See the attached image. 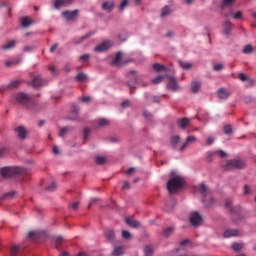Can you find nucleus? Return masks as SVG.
<instances>
[{
	"label": "nucleus",
	"mask_w": 256,
	"mask_h": 256,
	"mask_svg": "<svg viewBox=\"0 0 256 256\" xmlns=\"http://www.w3.org/2000/svg\"><path fill=\"white\" fill-rule=\"evenodd\" d=\"M130 101L126 100L124 102L121 103V107H123V109H128V107H130Z\"/></svg>",
	"instance_id": "nucleus-56"
},
{
	"label": "nucleus",
	"mask_w": 256,
	"mask_h": 256,
	"mask_svg": "<svg viewBox=\"0 0 256 256\" xmlns=\"http://www.w3.org/2000/svg\"><path fill=\"white\" fill-rule=\"evenodd\" d=\"M240 234H241V232L237 229H229L224 232V237L225 238L237 237Z\"/></svg>",
	"instance_id": "nucleus-16"
},
{
	"label": "nucleus",
	"mask_w": 256,
	"mask_h": 256,
	"mask_svg": "<svg viewBox=\"0 0 256 256\" xmlns=\"http://www.w3.org/2000/svg\"><path fill=\"white\" fill-rule=\"evenodd\" d=\"M191 120L187 117L181 118L177 120V126L179 127V129L181 130H186L187 127L190 125Z\"/></svg>",
	"instance_id": "nucleus-11"
},
{
	"label": "nucleus",
	"mask_w": 256,
	"mask_h": 256,
	"mask_svg": "<svg viewBox=\"0 0 256 256\" xmlns=\"http://www.w3.org/2000/svg\"><path fill=\"white\" fill-rule=\"evenodd\" d=\"M201 83L200 82H197V81H193L192 84H191V90L192 92L194 93H198L201 89Z\"/></svg>",
	"instance_id": "nucleus-28"
},
{
	"label": "nucleus",
	"mask_w": 256,
	"mask_h": 256,
	"mask_svg": "<svg viewBox=\"0 0 256 256\" xmlns=\"http://www.w3.org/2000/svg\"><path fill=\"white\" fill-rule=\"evenodd\" d=\"M16 196V192L15 190H11L10 192H6L5 195H3V198H7V199H13Z\"/></svg>",
	"instance_id": "nucleus-37"
},
{
	"label": "nucleus",
	"mask_w": 256,
	"mask_h": 256,
	"mask_svg": "<svg viewBox=\"0 0 256 256\" xmlns=\"http://www.w3.org/2000/svg\"><path fill=\"white\" fill-rule=\"evenodd\" d=\"M123 253H124V247L123 246H118V247H115L112 255L113 256H121Z\"/></svg>",
	"instance_id": "nucleus-31"
},
{
	"label": "nucleus",
	"mask_w": 256,
	"mask_h": 256,
	"mask_svg": "<svg viewBox=\"0 0 256 256\" xmlns=\"http://www.w3.org/2000/svg\"><path fill=\"white\" fill-rule=\"evenodd\" d=\"M122 236H123V238H125V239H129V238L131 237V233L128 232V231H126V230H124V231L122 232Z\"/></svg>",
	"instance_id": "nucleus-59"
},
{
	"label": "nucleus",
	"mask_w": 256,
	"mask_h": 256,
	"mask_svg": "<svg viewBox=\"0 0 256 256\" xmlns=\"http://www.w3.org/2000/svg\"><path fill=\"white\" fill-rule=\"evenodd\" d=\"M78 115H79V108L77 105H73L72 111H71L70 116L68 117V120L76 121L78 119Z\"/></svg>",
	"instance_id": "nucleus-14"
},
{
	"label": "nucleus",
	"mask_w": 256,
	"mask_h": 256,
	"mask_svg": "<svg viewBox=\"0 0 256 256\" xmlns=\"http://www.w3.org/2000/svg\"><path fill=\"white\" fill-rule=\"evenodd\" d=\"M128 5H129V1L128 0H123L122 3L120 4L119 10L121 12H123Z\"/></svg>",
	"instance_id": "nucleus-47"
},
{
	"label": "nucleus",
	"mask_w": 256,
	"mask_h": 256,
	"mask_svg": "<svg viewBox=\"0 0 256 256\" xmlns=\"http://www.w3.org/2000/svg\"><path fill=\"white\" fill-rule=\"evenodd\" d=\"M175 231V228L174 227H168V228H165L163 231H162V235L164 237H169L171 236Z\"/></svg>",
	"instance_id": "nucleus-29"
},
{
	"label": "nucleus",
	"mask_w": 256,
	"mask_h": 256,
	"mask_svg": "<svg viewBox=\"0 0 256 256\" xmlns=\"http://www.w3.org/2000/svg\"><path fill=\"white\" fill-rule=\"evenodd\" d=\"M96 124L99 128H104L110 125V121L106 118H99L96 120Z\"/></svg>",
	"instance_id": "nucleus-22"
},
{
	"label": "nucleus",
	"mask_w": 256,
	"mask_h": 256,
	"mask_svg": "<svg viewBox=\"0 0 256 256\" xmlns=\"http://www.w3.org/2000/svg\"><path fill=\"white\" fill-rule=\"evenodd\" d=\"M35 48L33 47V46H25L24 48H23V51L24 52H31V51H33Z\"/></svg>",
	"instance_id": "nucleus-61"
},
{
	"label": "nucleus",
	"mask_w": 256,
	"mask_h": 256,
	"mask_svg": "<svg viewBox=\"0 0 256 256\" xmlns=\"http://www.w3.org/2000/svg\"><path fill=\"white\" fill-rule=\"evenodd\" d=\"M215 155H218L220 158H225L227 156V152L223 150H216L214 151Z\"/></svg>",
	"instance_id": "nucleus-48"
},
{
	"label": "nucleus",
	"mask_w": 256,
	"mask_h": 256,
	"mask_svg": "<svg viewBox=\"0 0 256 256\" xmlns=\"http://www.w3.org/2000/svg\"><path fill=\"white\" fill-rule=\"evenodd\" d=\"M189 221L193 227H198L201 225L203 217L199 212H193L190 215Z\"/></svg>",
	"instance_id": "nucleus-6"
},
{
	"label": "nucleus",
	"mask_w": 256,
	"mask_h": 256,
	"mask_svg": "<svg viewBox=\"0 0 256 256\" xmlns=\"http://www.w3.org/2000/svg\"><path fill=\"white\" fill-rule=\"evenodd\" d=\"M122 56L123 54L121 52H118L115 59L112 61V65L118 66V67L123 66Z\"/></svg>",
	"instance_id": "nucleus-21"
},
{
	"label": "nucleus",
	"mask_w": 256,
	"mask_h": 256,
	"mask_svg": "<svg viewBox=\"0 0 256 256\" xmlns=\"http://www.w3.org/2000/svg\"><path fill=\"white\" fill-rule=\"evenodd\" d=\"M217 94H218V97H219L220 99H227V98H229V96H230V92L227 91V89H225V88H220V89L218 90Z\"/></svg>",
	"instance_id": "nucleus-24"
},
{
	"label": "nucleus",
	"mask_w": 256,
	"mask_h": 256,
	"mask_svg": "<svg viewBox=\"0 0 256 256\" xmlns=\"http://www.w3.org/2000/svg\"><path fill=\"white\" fill-rule=\"evenodd\" d=\"M0 174L3 178L8 179L17 175H26L28 170L20 166L3 167L0 169Z\"/></svg>",
	"instance_id": "nucleus-1"
},
{
	"label": "nucleus",
	"mask_w": 256,
	"mask_h": 256,
	"mask_svg": "<svg viewBox=\"0 0 256 256\" xmlns=\"http://www.w3.org/2000/svg\"><path fill=\"white\" fill-rule=\"evenodd\" d=\"M197 140V138L195 136H189L186 138V141L182 144V146L179 148L180 152H183L186 150L187 146L192 143L195 142Z\"/></svg>",
	"instance_id": "nucleus-15"
},
{
	"label": "nucleus",
	"mask_w": 256,
	"mask_h": 256,
	"mask_svg": "<svg viewBox=\"0 0 256 256\" xmlns=\"http://www.w3.org/2000/svg\"><path fill=\"white\" fill-rule=\"evenodd\" d=\"M19 84H20V81H12L9 84V88H15V87L19 86Z\"/></svg>",
	"instance_id": "nucleus-58"
},
{
	"label": "nucleus",
	"mask_w": 256,
	"mask_h": 256,
	"mask_svg": "<svg viewBox=\"0 0 256 256\" xmlns=\"http://www.w3.org/2000/svg\"><path fill=\"white\" fill-rule=\"evenodd\" d=\"M152 67H153V69H154L155 71H157V72H161V71H166V70H167L166 66L161 65V64H159V63L153 64Z\"/></svg>",
	"instance_id": "nucleus-34"
},
{
	"label": "nucleus",
	"mask_w": 256,
	"mask_h": 256,
	"mask_svg": "<svg viewBox=\"0 0 256 256\" xmlns=\"http://www.w3.org/2000/svg\"><path fill=\"white\" fill-rule=\"evenodd\" d=\"M164 76L158 75L152 79L153 84H160L163 81Z\"/></svg>",
	"instance_id": "nucleus-44"
},
{
	"label": "nucleus",
	"mask_w": 256,
	"mask_h": 256,
	"mask_svg": "<svg viewBox=\"0 0 256 256\" xmlns=\"http://www.w3.org/2000/svg\"><path fill=\"white\" fill-rule=\"evenodd\" d=\"M19 63H20V61H18V62H15V61H7V62H5V66L11 67L12 65L19 64Z\"/></svg>",
	"instance_id": "nucleus-60"
},
{
	"label": "nucleus",
	"mask_w": 256,
	"mask_h": 256,
	"mask_svg": "<svg viewBox=\"0 0 256 256\" xmlns=\"http://www.w3.org/2000/svg\"><path fill=\"white\" fill-rule=\"evenodd\" d=\"M16 45H17V41L13 40V41L7 43L6 45L1 46V49L2 50H10V49L14 48Z\"/></svg>",
	"instance_id": "nucleus-30"
},
{
	"label": "nucleus",
	"mask_w": 256,
	"mask_h": 256,
	"mask_svg": "<svg viewBox=\"0 0 256 256\" xmlns=\"http://www.w3.org/2000/svg\"><path fill=\"white\" fill-rule=\"evenodd\" d=\"M95 32H88L87 34H85L84 36H81V38H74L73 43L78 45L81 44L82 42H84L86 39H88L89 37H91L92 35H94Z\"/></svg>",
	"instance_id": "nucleus-19"
},
{
	"label": "nucleus",
	"mask_w": 256,
	"mask_h": 256,
	"mask_svg": "<svg viewBox=\"0 0 256 256\" xmlns=\"http://www.w3.org/2000/svg\"><path fill=\"white\" fill-rule=\"evenodd\" d=\"M106 163V158L104 156H97L96 157V164L97 165H104Z\"/></svg>",
	"instance_id": "nucleus-38"
},
{
	"label": "nucleus",
	"mask_w": 256,
	"mask_h": 256,
	"mask_svg": "<svg viewBox=\"0 0 256 256\" xmlns=\"http://www.w3.org/2000/svg\"><path fill=\"white\" fill-rule=\"evenodd\" d=\"M243 248V245L241 243H233L232 249L236 252L240 251Z\"/></svg>",
	"instance_id": "nucleus-43"
},
{
	"label": "nucleus",
	"mask_w": 256,
	"mask_h": 256,
	"mask_svg": "<svg viewBox=\"0 0 256 256\" xmlns=\"http://www.w3.org/2000/svg\"><path fill=\"white\" fill-rule=\"evenodd\" d=\"M73 4V0H55L54 1V8L59 10L61 7L68 6Z\"/></svg>",
	"instance_id": "nucleus-12"
},
{
	"label": "nucleus",
	"mask_w": 256,
	"mask_h": 256,
	"mask_svg": "<svg viewBox=\"0 0 256 256\" xmlns=\"http://www.w3.org/2000/svg\"><path fill=\"white\" fill-rule=\"evenodd\" d=\"M17 103H20V105H24L25 107H28V105L31 103V97L26 93H18L15 97Z\"/></svg>",
	"instance_id": "nucleus-5"
},
{
	"label": "nucleus",
	"mask_w": 256,
	"mask_h": 256,
	"mask_svg": "<svg viewBox=\"0 0 256 256\" xmlns=\"http://www.w3.org/2000/svg\"><path fill=\"white\" fill-rule=\"evenodd\" d=\"M90 59V55L89 54H84L82 56H80V60L83 62V63H87Z\"/></svg>",
	"instance_id": "nucleus-52"
},
{
	"label": "nucleus",
	"mask_w": 256,
	"mask_h": 256,
	"mask_svg": "<svg viewBox=\"0 0 256 256\" xmlns=\"http://www.w3.org/2000/svg\"><path fill=\"white\" fill-rule=\"evenodd\" d=\"M224 134L232 135V126L231 125H225L224 126Z\"/></svg>",
	"instance_id": "nucleus-46"
},
{
	"label": "nucleus",
	"mask_w": 256,
	"mask_h": 256,
	"mask_svg": "<svg viewBox=\"0 0 256 256\" xmlns=\"http://www.w3.org/2000/svg\"><path fill=\"white\" fill-rule=\"evenodd\" d=\"M185 184L184 178H181L180 175L172 176L167 182V190L170 194L176 193L179 191Z\"/></svg>",
	"instance_id": "nucleus-2"
},
{
	"label": "nucleus",
	"mask_w": 256,
	"mask_h": 256,
	"mask_svg": "<svg viewBox=\"0 0 256 256\" xmlns=\"http://www.w3.org/2000/svg\"><path fill=\"white\" fill-rule=\"evenodd\" d=\"M180 142L181 137L179 135H174L170 139V145L173 149H177Z\"/></svg>",
	"instance_id": "nucleus-18"
},
{
	"label": "nucleus",
	"mask_w": 256,
	"mask_h": 256,
	"mask_svg": "<svg viewBox=\"0 0 256 256\" xmlns=\"http://www.w3.org/2000/svg\"><path fill=\"white\" fill-rule=\"evenodd\" d=\"M110 47H111V45L109 42H104V43L98 45L94 50L96 52H104V51H107Z\"/></svg>",
	"instance_id": "nucleus-23"
},
{
	"label": "nucleus",
	"mask_w": 256,
	"mask_h": 256,
	"mask_svg": "<svg viewBox=\"0 0 256 256\" xmlns=\"http://www.w3.org/2000/svg\"><path fill=\"white\" fill-rule=\"evenodd\" d=\"M235 1L236 0H222L221 9L232 6Z\"/></svg>",
	"instance_id": "nucleus-35"
},
{
	"label": "nucleus",
	"mask_w": 256,
	"mask_h": 256,
	"mask_svg": "<svg viewBox=\"0 0 256 256\" xmlns=\"http://www.w3.org/2000/svg\"><path fill=\"white\" fill-rule=\"evenodd\" d=\"M128 76L131 79V81L128 82V86L130 87V89H135L136 84L138 83V78L136 76V72L135 71H130Z\"/></svg>",
	"instance_id": "nucleus-10"
},
{
	"label": "nucleus",
	"mask_w": 256,
	"mask_h": 256,
	"mask_svg": "<svg viewBox=\"0 0 256 256\" xmlns=\"http://www.w3.org/2000/svg\"><path fill=\"white\" fill-rule=\"evenodd\" d=\"M86 79H87V76H86V74H84V73H79V74L76 76L77 82H84Z\"/></svg>",
	"instance_id": "nucleus-40"
},
{
	"label": "nucleus",
	"mask_w": 256,
	"mask_h": 256,
	"mask_svg": "<svg viewBox=\"0 0 256 256\" xmlns=\"http://www.w3.org/2000/svg\"><path fill=\"white\" fill-rule=\"evenodd\" d=\"M114 2L113 1H105L102 4V10L106 11L107 13H111L114 10Z\"/></svg>",
	"instance_id": "nucleus-13"
},
{
	"label": "nucleus",
	"mask_w": 256,
	"mask_h": 256,
	"mask_svg": "<svg viewBox=\"0 0 256 256\" xmlns=\"http://www.w3.org/2000/svg\"><path fill=\"white\" fill-rule=\"evenodd\" d=\"M69 130H71L70 127H64V128H62V129L60 130V137H61V138L65 137L66 133H68Z\"/></svg>",
	"instance_id": "nucleus-49"
},
{
	"label": "nucleus",
	"mask_w": 256,
	"mask_h": 256,
	"mask_svg": "<svg viewBox=\"0 0 256 256\" xmlns=\"http://www.w3.org/2000/svg\"><path fill=\"white\" fill-rule=\"evenodd\" d=\"M15 131L17 132L18 137H19L20 139H26L27 130H26L25 127H23V126L17 127V128H15Z\"/></svg>",
	"instance_id": "nucleus-20"
},
{
	"label": "nucleus",
	"mask_w": 256,
	"mask_h": 256,
	"mask_svg": "<svg viewBox=\"0 0 256 256\" xmlns=\"http://www.w3.org/2000/svg\"><path fill=\"white\" fill-rule=\"evenodd\" d=\"M198 191L204 197L203 204L205 207L210 208L215 204V199L212 196L208 197V195H210L211 192H210V188H208L206 184L204 183L200 184L198 186Z\"/></svg>",
	"instance_id": "nucleus-3"
},
{
	"label": "nucleus",
	"mask_w": 256,
	"mask_h": 256,
	"mask_svg": "<svg viewBox=\"0 0 256 256\" xmlns=\"http://www.w3.org/2000/svg\"><path fill=\"white\" fill-rule=\"evenodd\" d=\"M250 193H251V190H250L249 186H247V184H245V186H244V194L245 195H249Z\"/></svg>",
	"instance_id": "nucleus-63"
},
{
	"label": "nucleus",
	"mask_w": 256,
	"mask_h": 256,
	"mask_svg": "<svg viewBox=\"0 0 256 256\" xmlns=\"http://www.w3.org/2000/svg\"><path fill=\"white\" fill-rule=\"evenodd\" d=\"M80 100H81L82 103L88 104V103H90L91 97L84 96V97H81Z\"/></svg>",
	"instance_id": "nucleus-55"
},
{
	"label": "nucleus",
	"mask_w": 256,
	"mask_h": 256,
	"mask_svg": "<svg viewBox=\"0 0 256 256\" xmlns=\"http://www.w3.org/2000/svg\"><path fill=\"white\" fill-rule=\"evenodd\" d=\"M56 242V249H60V245L62 244L63 242V237L62 236H58L55 240Z\"/></svg>",
	"instance_id": "nucleus-51"
},
{
	"label": "nucleus",
	"mask_w": 256,
	"mask_h": 256,
	"mask_svg": "<svg viewBox=\"0 0 256 256\" xmlns=\"http://www.w3.org/2000/svg\"><path fill=\"white\" fill-rule=\"evenodd\" d=\"M47 84L46 80H42L41 76H35L31 81V86L34 88L42 87Z\"/></svg>",
	"instance_id": "nucleus-9"
},
{
	"label": "nucleus",
	"mask_w": 256,
	"mask_h": 256,
	"mask_svg": "<svg viewBox=\"0 0 256 256\" xmlns=\"http://www.w3.org/2000/svg\"><path fill=\"white\" fill-rule=\"evenodd\" d=\"M214 143H215V138L214 137L210 136V137L207 138V141H206L207 146H211Z\"/></svg>",
	"instance_id": "nucleus-53"
},
{
	"label": "nucleus",
	"mask_w": 256,
	"mask_h": 256,
	"mask_svg": "<svg viewBox=\"0 0 256 256\" xmlns=\"http://www.w3.org/2000/svg\"><path fill=\"white\" fill-rule=\"evenodd\" d=\"M173 12V9H171L169 6H164L161 10V18H165L169 16Z\"/></svg>",
	"instance_id": "nucleus-27"
},
{
	"label": "nucleus",
	"mask_w": 256,
	"mask_h": 256,
	"mask_svg": "<svg viewBox=\"0 0 256 256\" xmlns=\"http://www.w3.org/2000/svg\"><path fill=\"white\" fill-rule=\"evenodd\" d=\"M214 157H215V151L208 152L206 157L207 162L212 163L214 161Z\"/></svg>",
	"instance_id": "nucleus-39"
},
{
	"label": "nucleus",
	"mask_w": 256,
	"mask_h": 256,
	"mask_svg": "<svg viewBox=\"0 0 256 256\" xmlns=\"http://www.w3.org/2000/svg\"><path fill=\"white\" fill-rule=\"evenodd\" d=\"M31 20H30V18L29 17H23L22 19H21V26L22 27H24V28H27V27H29L30 25H31Z\"/></svg>",
	"instance_id": "nucleus-32"
},
{
	"label": "nucleus",
	"mask_w": 256,
	"mask_h": 256,
	"mask_svg": "<svg viewBox=\"0 0 256 256\" xmlns=\"http://www.w3.org/2000/svg\"><path fill=\"white\" fill-rule=\"evenodd\" d=\"M62 16H63L67 21H73V20L77 19L78 10L75 9V10H73V11H69V10L63 11V12H62Z\"/></svg>",
	"instance_id": "nucleus-7"
},
{
	"label": "nucleus",
	"mask_w": 256,
	"mask_h": 256,
	"mask_svg": "<svg viewBox=\"0 0 256 256\" xmlns=\"http://www.w3.org/2000/svg\"><path fill=\"white\" fill-rule=\"evenodd\" d=\"M233 18L235 20H239L242 18V11H237L234 15H233Z\"/></svg>",
	"instance_id": "nucleus-57"
},
{
	"label": "nucleus",
	"mask_w": 256,
	"mask_h": 256,
	"mask_svg": "<svg viewBox=\"0 0 256 256\" xmlns=\"http://www.w3.org/2000/svg\"><path fill=\"white\" fill-rule=\"evenodd\" d=\"M223 68H225L223 64H217L213 66L214 71H221Z\"/></svg>",
	"instance_id": "nucleus-54"
},
{
	"label": "nucleus",
	"mask_w": 256,
	"mask_h": 256,
	"mask_svg": "<svg viewBox=\"0 0 256 256\" xmlns=\"http://www.w3.org/2000/svg\"><path fill=\"white\" fill-rule=\"evenodd\" d=\"M20 251V246L15 245L10 249L11 256H17L18 252Z\"/></svg>",
	"instance_id": "nucleus-36"
},
{
	"label": "nucleus",
	"mask_w": 256,
	"mask_h": 256,
	"mask_svg": "<svg viewBox=\"0 0 256 256\" xmlns=\"http://www.w3.org/2000/svg\"><path fill=\"white\" fill-rule=\"evenodd\" d=\"M179 65H180V67L182 68V69H185V70H189L190 68H192V64H190V63H185V62H182V61H180L179 62Z\"/></svg>",
	"instance_id": "nucleus-41"
},
{
	"label": "nucleus",
	"mask_w": 256,
	"mask_h": 256,
	"mask_svg": "<svg viewBox=\"0 0 256 256\" xmlns=\"http://www.w3.org/2000/svg\"><path fill=\"white\" fill-rule=\"evenodd\" d=\"M239 79H240L241 81H243V82H245V81L248 80L247 76H246L245 74H243V73L239 74Z\"/></svg>",
	"instance_id": "nucleus-64"
},
{
	"label": "nucleus",
	"mask_w": 256,
	"mask_h": 256,
	"mask_svg": "<svg viewBox=\"0 0 256 256\" xmlns=\"http://www.w3.org/2000/svg\"><path fill=\"white\" fill-rule=\"evenodd\" d=\"M167 89L172 90V91H177L180 89V86H179L176 78L168 77Z\"/></svg>",
	"instance_id": "nucleus-8"
},
{
	"label": "nucleus",
	"mask_w": 256,
	"mask_h": 256,
	"mask_svg": "<svg viewBox=\"0 0 256 256\" xmlns=\"http://www.w3.org/2000/svg\"><path fill=\"white\" fill-rule=\"evenodd\" d=\"M154 249L152 246H146L144 247V256H153Z\"/></svg>",
	"instance_id": "nucleus-33"
},
{
	"label": "nucleus",
	"mask_w": 256,
	"mask_h": 256,
	"mask_svg": "<svg viewBox=\"0 0 256 256\" xmlns=\"http://www.w3.org/2000/svg\"><path fill=\"white\" fill-rule=\"evenodd\" d=\"M105 236L109 241H112L114 239V232L112 230H107Z\"/></svg>",
	"instance_id": "nucleus-42"
},
{
	"label": "nucleus",
	"mask_w": 256,
	"mask_h": 256,
	"mask_svg": "<svg viewBox=\"0 0 256 256\" xmlns=\"http://www.w3.org/2000/svg\"><path fill=\"white\" fill-rule=\"evenodd\" d=\"M246 168V162L242 159H231L226 164L222 165L224 171H232L234 169L243 170Z\"/></svg>",
	"instance_id": "nucleus-4"
},
{
	"label": "nucleus",
	"mask_w": 256,
	"mask_h": 256,
	"mask_svg": "<svg viewBox=\"0 0 256 256\" xmlns=\"http://www.w3.org/2000/svg\"><path fill=\"white\" fill-rule=\"evenodd\" d=\"M57 189V184L55 182H52L51 184H49V186H47L46 190L49 192H53Z\"/></svg>",
	"instance_id": "nucleus-45"
},
{
	"label": "nucleus",
	"mask_w": 256,
	"mask_h": 256,
	"mask_svg": "<svg viewBox=\"0 0 256 256\" xmlns=\"http://www.w3.org/2000/svg\"><path fill=\"white\" fill-rule=\"evenodd\" d=\"M225 207L233 212L232 220L235 222L238 221V219H236L235 217H239V214L234 212V210L232 208V202L227 200L225 203Z\"/></svg>",
	"instance_id": "nucleus-26"
},
{
	"label": "nucleus",
	"mask_w": 256,
	"mask_h": 256,
	"mask_svg": "<svg viewBox=\"0 0 256 256\" xmlns=\"http://www.w3.org/2000/svg\"><path fill=\"white\" fill-rule=\"evenodd\" d=\"M252 52H253V47H252L251 45H247V46H245L244 49H243V53H244V54H250V53H252Z\"/></svg>",
	"instance_id": "nucleus-50"
},
{
	"label": "nucleus",
	"mask_w": 256,
	"mask_h": 256,
	"mask_svg": "<svg viewBox=\"0 0 256 256\" xmlns=\"http://www.w3.org/2000/svg\"><path fill=\"white\" fill-rule=\"evenodd\" d=\"M59 48V44H55L50 48L51 53H55Z\"/></svg>",
	"instance_id": "nucleus-62"
},
{
	"label": "nucleus",
	"mask_w": 256,
	"mask_h": 256,
	"mask_svg": "<svg viewBox=\"0 0 256 256\" xmlns=\"http://www.w3.org/2000/svg\"><path fill=\"white\" fill-rule=\"evenodd\" d=\"M232 26H233V24L229 20L224 21V23H223V33H224L225 36L230 35Z\"/></svg>",
	"instance_id": "nucleus-17"
},
{
	"label": "nucleus",
	"mask_w": 256,
	"mask_h": 256,
	"mask_svg": "<svg viewBox=\"0 0 256 256\" xmlns=\"http://www.w3.org/2000/svg\"><path fill=\"white\" fill-rule=\"evenodd\" d=\"M126 223L132 227V228H138L140 227V223L136 220H134L133 218L129 217L125 219Z\"/></svg>",
	"instance_id": "nucleus-25"
}]
</instances>
